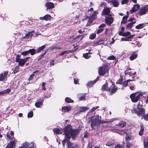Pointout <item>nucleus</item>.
Masks as SVG:
<instances>
[{"label": "nucleus", "mask_w": 148, "mask_h": 148, "mask_svg": "<svg viewBox=\"0 0 148 148\" xmlns=\"http://www.w3.org/2000/svg\"><path fill=\"white\" fill-rule=\"evenodd\" d=\"M47 45V44H46L42 46L39 47L36 50L37 53H38L40 52L42 50L44 49Z\"/></svg>", "instance_id": "nucleus-24"}, {"label": "nucleus", "mask_w": 148, "mask_h": 148, "mask_svg": "<svg viewBox=\"0 0 148 148\" xmlns=\"http://www.w3.org/2000/svg\"><path fill=\"white\" fill-rule=\"evenodd\" d=\"M132 144L130 143H127V145L126 147H130L132 146Z\"/></svg>", "instance_id": "nucleus-61"}, {"label": "nucleus", "mask_w": 148, "mask_h": 148, "mask_svg": "<svg viewBox=\"0 0 148 148\" xmlns=\"http://www.w3.org/2000/svg\"><path fill=\"white\" fill-rule=\"evenodd\" d=\"M146 103H148V96H146L144 97Z\"/></svg>", "instance_id": "nucleus-62"}, {"label": "nucleus", "mask_w": 148, "mask_h": 148, "mask_svg": "<svg viewBox=\"0 0 148 148\" xmlns=\"http://www.w3.org/2000/svg\"><path fill=\"white\" fill-rule=\"evenodd\" d=\"M144 145L145 148H148V140H144Z\"/></svg>", "instance_id": "nucleus-43"}, {"label": "nucleus", "mask_w": 148, "mask_h": 148, "mask_svg": "<svg viewBox=\"0 0 148 148\" xmlns=\"http://www.w3.org/2000/svg\"><path fill=\"white\" fill-rule=\"evenodd\" d=\"M146 13H148V5L141 6L138 12V14L139 15H142Z\"/></svg>", "instance_id": "nucleus-7"}, {"label": "nucleus", "mask_w": 148, "mask_h": 148, "mask_svg": "<svg viewBox=\"0 0 148 148\" xmlns=\"http://www.w3.org/2000/svg\"><path fill=\"white\" fill-rule=\"evenodd\" d=\"M86 94H84L82 96L79 98V99L81 100H84L85 99Z\"/></svg>", "instance_id": "nucleus-54"}, {"label": "nucleus", "mask_w": 148, "mask_h": 148, "mask_svg": "<svg viewBox=\"0 0 148 148\" xmlns=\"http://www.w3.org/2000/svg\"><path fill=\"white\" fill-rule=\"evenodd\" d=\"M144 114L143 116V117L141 118V119H143V118L146 121L148 120V114H147L144 115Z\"/></svg>", "instance_id": "nucleus-52"}, {"label": "nucleus", "mask_w": 148, "mask_h": 148, "mask_svg": "<svg viewBox=\"0 0 148 148\" xmlns=\"http://www.w3.org/2000/svg\"><path fill=\"white\" fill-rule=\"evenodd\" d=\"M114 148H124V147L123 146L118 144L115 145Z\"/></svg>", "instance_id": "nucleus-56"}, {"label": "nucleus", "mask_w": 148, "mask_h": 148, "mask_svg": "<svg viewBox=\"0 0 148 148\" xmlns=\"http://www.w3.org/2000/svg\"><path fill=\"white\" fill-rule=\"evenodd\" d=\"M29 53H30L31 55H33L35 54L36 52V51L34 49H29L28 50Z\"/></svg>", "instance_id": "nucleus-31"}, {"label": "nucleus", "mask_w": 148, "mask_h": 148, "mask_svg": "<svg viewBox=\"0 0 148 148\" xmlns=\"http://www.w3.org/2000/svg\"><path fill=\"white\" fill-rule=\"evenodd\" d=\"M99 108V106H97L95 107H93L90 110L89 112L90 113L96 110L98 108Z\"/></svg>", "instance_id": "nucleus-46"}, {"label": "nucleus", "mask_w": 148, "mask_h": 148, "mask_svg": "<svg viewBox=\"0 0 148 148\" xmlns=\"http://www.w3.org/2000/svg\"><path fill=\"white\" fill-rule=\"evenodd\" d=\"M46 84V83L44 82H43L42 83V89L43 90H45L46 88L45 87V85Z\"/></svg>", "instance_id": "nucleus-60"}, {"label": "nucleus", "mask_w": 148, "mask_h": 148, "mask_svg": "<svg viewBox=\"0 0 148 148\" xmlns=\"http://www.w3.org/2000/svg\"><path fill=\"white\" fill-rule=\"evenodd\" d=\"M126 123L124 121H121L119 123V125L121 127H123L125 125Z\"/></svg>", "instance_id": "nucleus-45"}, {"label": "nucleus", "mask_w": 148, "mask_h": 148, "mask_svg": "<svg viewBox=\"0 0 148 148\" xmlns=\"http://www.w3.org/2000/svg\"><path fill=\"white\" fill-rule=\"evenodd\" d=\"M145 94V92H139L136 93H134L131 94L130 95V97L132 102H136L139 100L140 96Z\"/></svg>", "instance_id": "nucleus-4"}, {"label": "nucleus", "mask_w": 148, "mask_h": 148, "mask_svg": "<svg viewBox=\"0 0 148 148\" xmlns=\"http://www.w3.org/2000/svg\"><path fill=\"white\" fill-rule=\"evenodd\" d=\"M99 78V77H97L95 80L88 82L86 84L87 86L88 87H91L98 80Z\"/></svg>", "instance_id": "nucleus-15"}, {"label": "nucleus", "mask_w": 148, "mask_h": 148, "mask_svg": "<svg viewBox=\"0 0 148 148\" xmlns=\"http://www.w3.org/2000/svg\"><path fill=\"white\" fill-rule=\"evenodd\" d=\"M65 101L68 103H73V101L69 97H67L65 99Z\"/></svg>", "instance_id": "nucleus-40"}, {"label": "nucleus", "mask_w": 148, "mask_h": 148, "mask_svg": "<svg viewBox=\"0 0 148 148\" xmlns=\"http://www.w3.org/2000/svg\"><path fill=\"white\" fill-rule=\"evenodd\" d=\"M146 24L145 23H142L140 24L137 26H136L135 27V28L137 29H140L142 28H143V27H145V25Z\"/></svg>", "instance_id": "nucleus-30"}, {"label": "nucleus", "mask_w": 148, "mask_h": 148, "mask_svg": "<svg viewBox=\"0 0 148 148\" xmlns=\"http://www.w3.org/2000/svg\"><path fill=\"white\" fill-rule=\"evenodd\" d=\"M137 56L138 54L136 52H133L130 58V60H134L137 57Z\"/></svg>", "instance_id": "nucleus-27"}, {"label": "nucleus", "mask_w": 148, "mask_h": 148, "mask_svg": "<svg viewBox=\"0 0 148 148\" xmlns=\"http://www.w3.org/2000/svg\"><path fill=\"white\" fill-rule=\"evenodd\" d=\"M127 38H121V41H130V40H129V39H127Z\"/></svg>", "instance_id": "nucleus-58"}, {"label": "nucleus", "mask_w": 148, "mask_h": 148, "mask_svg": "<svg viewBox=\"0 0 148 148\" xmlns=\"http://www.w3.org/2000/svg\"><path fill=\"white\" fill-rule=\"evenodd\" d=\"M101 119V116L99 117L98 115L91 117L90 121H91V126L92 128H93L97 124H99V121Z\"/></svg>", "instance_id": "nucleus-3"}, {"label": "nucleus", "mask_w": 148, "mask_h": 148, "mask_svg": "<svg viewBox=\"0 0 148 148\" xmlns=\"http://www.w3.org/2000/svg\"><path fill=\"white\" fill-rule=\"evenodd\" d=\"M45 20V21H48L50 20L51 18V16L48 14H47L44 16Z\"/></svg>", "instance_id": "nucleus-42"}, {"label": "nucleus", "mask_w": 148, "mask_h": 148, "mask_svg": "<svg viewBox=\"0 0 148 148\" xmlns=\"http://www.w3.org/2000/svg\"><path fill=\"white\" fill-rule=\"evenodd\" d=\"M65 138L62 141V145L64 148L66 144L67 145V148H78V145L76 143L70 141L71 136L73 139H74L76 135L78 133L79 131L77 130L73 129L72 126L68 125L64 130Z\"/></svg>", "instance_id": "nucleus-1"}, {"label": "nucleus", "mask_w": 148, "mask_h": 148, "mask_svg": "<svg viewBox=\"0 0 148 148\" xmlns=\"http://www.w3.org/2000/svg\"><path fill=\"white\" fill-rule=\"evenodd\" d=\"M71 52V51L70 50L69 51H67L65 50L63 52H62L59 55L60 56H62L65 54H69Z\"/></svg>", "instance_id": "nucleus-36"}, {"label": "nucleus", "mask_w": 148, "mask_h": 148, "mask_svg": "<svg viewBox=\"0 0 148 148\" xmlns=\"http://www.w3.org/2000/svg\"><path fill=\"white\" fill-rule=\"evenodd\" d=\"M45 6L47 7V10L48 9H51L54 7V4L51 2H47L45 4Z\"/></svg>", "instance_id": "nucleus-16"}, {"label": "nucleus", "mask_w": 148, "mask_h": 148, "mask_svg": "<svg viewBox=\"0 0 148 148\" xmlns=\"http://www.w3.org/2000/svg\"><path fill=\"white\" fill-rule=\"evenodd\" d=\"M5 135V138L8 141L12 140V138L10 136L9 133H7L6 135Z\"/></svg>", "instance_id": "nucleus-38"}, {"label": "nucleus", "mask_w": 148, "mask_h": 148, "mask_svg": "<svg viewBox=\"0 0 148 148\" xmlns=\"http://www.w3.org/2000/svg\"><path fill=\"white\" fill-rule=\"evenodd\" d=\"M66 126H67L64 127L63 130L60 128H55L53 129V131L54 133L57 134H61L62 133L63 131L64 132V130Z\"/></svg>", "instance_id": "nucleus-13"}, {"label": "nucleus", "mask_w": 148, "mask_h": 148, "mask_svg": "<svg viewBox=\"0 0 148 148\" xmlns=\"http://www.w3.org/2000/svg\"><path fill=\"white\" fill-rule=\"evenodd\" d=\"M110 10L108 8H105L102 11V14L103 15L107 14L109 13Z\"/></svg>", "instance_id": "nucleus-26"}, {"label": "nucleus", "mask_w": 148, "mask_h": 148, "mask_svg": "<svg viewBox=\"0 0 148 148\" xmlns=\"http://www.w3.org/2000/svg\"><path fill=\"white\" fill-rule=\"evenodd\" d=\"M15 144L14 141H10L7 145L5 148H13Z\"/></svg>", "instance_id": "nucleus-21"}, {"label": "nucleus", "mask_w": 148, "mask_h": 148, "mask_svg": "<svg viewBox=\"0 0 148 148\" xmlns=\"http://www.w3.org/2000/svg\"><path fill=\"white\" fill-rule=\"evenodd\" d=\"M115 58V57L114 56H112L108 57L107 59L108 60H113Z\"/></svg>", "instance_id": "nucleus-55"}, {"label": "nucleus", "mask_w": 148, "mask_h": 148, "mask_svg": "<svg viewBox=\"0 0 148 148\" xmlns=\"http://www.w3.org/2000/svg\"><path fill=\"white\" fill-rule=\"evenodd\" d=\"M35 147L34 143L26 142L23 144L22 146L18 148H35Z\"/></svg>", "instance_id": "nucleus-8"}, {"label": "nucleus", "mask_w": 148, "mask_h": 148, "mask_svg": "<svg viewBox=\"0 0 148 148\" xmlns=\"http://www.w3.org/2000/svg\"><path fill=\"white\" fill-rule=\"evenodd\" d=\"M33 115V112L32 111H31L28 113L27 117L28 118L32 117Z\"/></svg>", "instance_id": "nucleus-49"}, {"label": "nucleus", "mask_w": 148, "mask_h": 148, "mask_svg": "<svg viewBox=\"0 0 148 148\" xmlns=\"http://www.w3.org/2000/svg\"><path fill=\"white\" fill-rule=\"evenodd\" d=\"M39 71H38V70H36L35 71H34L33 72V74H32L29 77V80H32V79H33L34 76L35 75L34 74L38 73L39 72Z\"/></svg>", "instance_id": "nucleus-37"}, {"label": "nucleus", "mask_w": 148, "mask_h": 148, "mask_svg": "<svg viewBox=\"0 0 148 148\" xmlns=\"http://www.w3.org/2000/svg\"><path fill=\"white\" fill-rule=\"evenodd\" d=\"M109 69V67L106 65L101 66L99 68L98 73L99 74L101 75H103L106 73H108V71Z\"/></svg>", "instance_id": "nucleus-5"}, {"label": "nucleus", "mask_w": 148, "mask_h": 148, "mask_svg": "<svg viewBox=\"0 0 148 148\" xmlns=\"http://www.w3.org/2000/svg\"><path fill=\"white\" fill-rule=\"evenodd\" d=\"M21 55H17L16 58V62L18 63V64L19 66H23L26 62L24 58H21Z\"/></svg>", "instance_id": "nucleus-9"}, {"label": "nucleus", "mask_w": 148, "mask_h": 148, "mask_svg": "<svg viewBox=\"0 0 148 148\" xmlns=\"http://www.w3.org/2000/svg\"><path fill=\"white\" fill-rule=\"evenodd\" d=\"M134 136L132 135L127 136L126 137V139L127 140H133L134 139Z\"/></svg>", "instance_id": "nucleus-39"}, {"label": "nucleus", "mask_w": 148, "mask_h": 148, "mask_svg": "<svg viewBox=\"0 0 148 148\" xmlns=\"http://www.w3.org/2000/svg\"><path fill=\"white\" fill-rule=\"evenodd\" d=\"M11 91L10 89H8L0 92V95H3V94L8 93Z\"/></svg>", "instance_id": "nucleus-29"}, {"label": "nucleus", "mask_w": 148, "mask_h": 148, "mask_svg": "<svg viewBox=\"0 0 148 148\" xmlns=\"http://www.w3.org/2000/svg\"><path fill=\"white\" fill-rule=\"evenodd\" d=\"M92 19L91 18H90V19H89V20H88V22L87 23V25H90V23H91L92 21Z\"/></svg>", "instance_id": "nucleus-59"}, {"label": "nucleus", "mask_w": 148, "mask_h": 148, "mask_svg": "<svg viewBox=\"0 0 148 148\" xmlns=\"http://www.w3.org/2000/svg\"><path fill=\"white\" fill-rule=\"evenodd\" d=\"M71 109V108L68 106H65L62 108V112H67L69 111Z\"/></svg>", "instance_id": "nucleus-25"}, {"label": "nucleus", "mask_w": 148, "mask_h": 148, "mask_svg": "<svg viewBox=\"0 0 148 148\" xmlns=\"http://www.w3.org/2000/svg\"><path fill=\"white\" fill-rule=\"evenodd\" d=\"M144 130V126L143 125H140V131L139 132V134L140 136H142L143 135Z\"/></svg>", "instance_id": "nucleus-32"}, {"label": "nucleus", "mask_w": 148, "mask_h": 148, "mask_svg": "<svg viewBox=\"0 0 148 148\" xmlns=\"http://www.w3.org/2000/svg\"><path fill=\"white\" fill-rule=\"evenodd\" d=\"M105 20L107 24L110 25L113 22V19L111 15H109L106 18Z\"/></svg>", "instance_id": "nucleus-11"}, {"label": "nucleus", "mask_w": 148, "mask_h": 148, "mask_svg": "<svg viewBox=\"0 0 148 148\" xmlns=\"http://www.w3.org/2000/svg\"><path fill=\"white\" fill-rule=\"evenodd\" d=\"M131 70V69H128L126 70L125 72V74L126 76V75H127L128 74V75H130V76H132L133 75H134L136 73V72H134L133 73V72L132 71H129L130 70Z\"/></svg>", "instance_id": "nucleus-17"}, {"label": "nucleus", "mask_w": 148, "mask_h": 148, "mask_svg": "<svg viewBox=\"0 0 148 148\" xmlns=\"http://www.w3.org/2000/svg\"><path fill=\"white\" fill-rule=\"evenodd\" d=\"M21 54L23 56L28 55L29 54V52L28 51H25L21 53Z\"/></svg>", "instance_id": "nucleus-50"}, {"label": "nucleus", "mask_w": 148, "mask_h": 148, "mask_svg": "<svg viewBox=\"0 0 148 148\" xmlns=\"http://www.w3.org/2000/svg\"><path fill=\"white\" fill-rule=\"evenodd\" d=\"M43 99H40L39 100H38L35 103V106L37 108H41L43 105Z\"/></svg>", "instance_id": "nucleus-12"}, {"label": "nucleus", "mask_w": 148, "mask_h": 148, "mask_svg": "<svg viewBox=\"0 0 148 148\" xmlns=\"http://www.w3.org/2000/svg\"><path fill=\"white\" fill-rule=\"evenodd\" d=\"M106 24L104 23L102 24L101 25H100L99 27V29L97 30V33L98 34L100 33L102 31H103L104 29L102 28L105 27L106 26Z\"/></svg>", "instance_id": "nucleus-18"}, {"label": "nucleus", "mask_w": 148, "mask_h": 148, "mask_svg": "<svg viewBox=\"0 0 148 148\" xmlns=\"http://www.w3.org/2000/svg\"><path fill=\"white\" fill-rule=\"evenodd\" d=\"M111 83H112L111 86H110L109 88H108V83L106 82V83L102 86V90L104 91H109V92H110L111 94L114 93L117 90V88L115 86L114 83H113L111 82V81L110 84H111Z\"/></svg>", "instance_id": "nucleus-2"}, {"label": "nucleus", "mask_w": 148, "mask_h": 148, "mask_svg": "<svg viewBox=\"0 0 148 148\" xmlns=\"http://www.w3.org/2000/svg\"><path fill=\"white\" fill-rule=\"evenodd\" d=\"M130 34L131 33L129 32H124V36H127V38H131L135 36V34L131 35Z\"/></svg>", "instance_id": "nucleus-20"}, {"label": "nucleus", "mask_w": 148, "mask_h": 148, "mask_svg": "<svg viewBox=\"0 0 148 148\" xmlns=\"http://www.w3.org/2000/svg\"><path fill=\"white\" fill-rule=\"evenodd\" d=\"M33 32V31H32V32H29L27 34H26L25 36V37H23V38H26L27 39H29L33 35V34H32V32Z\"/></svg>", "instance_id": "nucleus-28"}, {"label": "nucleus", "mask_w": 148, "mask_h": 148, "mask_svg": "<svg viewBox=\"0 0 148 148\" xmlns=\"http://www.w3.org/2000/svg\"><path fill=\"white\" fill-rule=\"evenodd\" d=\"M110 2L112 3L114 7H117L119 6V3L118 1L116 0H110Z\"/></svg>", "instance_id": "nucleus-22"}, {"label": "nucleus", "mask_w": 148, "mask_h": 148, "mask_svg": "<svg viewBox=\"0 0 148 148\" xmlns=\"http://www.w3.org/2000/svg\"><path fill=\"white\" fill-rule=\"evenodd\" d=\"M128 2V0H122L121 1V4H124L127 3Z\"/></svg>", "instance_id": "nucleus-57"}, {"label": "nucleus", "mask_w": 148, "mask_h": 148, "mask_svg": "<svg viewBox=\"0 0 148 148\" xmlns=\"http://www.w3.org/2000/svg\"><path fill=\"white\" fill-rule=\"evenodd\" d=\"M102 43L101 42V40H99L97 41H96L95 42V43L94 46H97V45H100L101 44H102Z\"/></svg>", "instance_id": "nucleus-53"}, {"label": "nucleus", "mask_w": 148, "mask_h": 148, "mask_svg": "<svg viewBox=\"0 0 148 148\" xmlns=\"http://www.w3.org/2000/svg\"><path fill=\"white\" fill-rule=\"evenodd\" d=\"M48 51V50L47 49L46 51H45L43 53L42 55H40L38 57V60H40V59H41V58H42L44 55H45V54L46 53V52L47 51Z\"/></svg>", "instance_id": "nucleus-48"}, {"label": "nucleus", "mask_w": 148, "mask_h": 148, "mask_svg": "<svg viewBox=\"0 0 148 148\" xmlns=\"http://www.w3.org/2000/svg\"><path fill=\"white\" fill-rule=\"evenodd\" d=\"M133 27V25L130 23H129L126 26V30H128L131 28Z\"/></svg>", "instance_id": "nucleus-41"}, {"label": "nucleus", "mask_w": 148, "mask_h": 148, "mask_svg": "<svg viewBox=\"0 0 148 148\" xmlns=\"http://www.w3.org/2000/svg\"><path fill=\"white\" fill-rule=\"evenodd\" d=\"M79 112H82L89 109V108L86 107H80L79 108Z\"/></svg>", "instance_id": "nucleus-34"}, {"label": "nucleus", "mask_w": 148, "mask_h": 148, "mask_svg": "<svg viewBox=\"0 0 148 148\" xmlns=\"http://www.w3.org/2000/svg\"><path fill=\"white\" fill-rule=\"evenodd\" d=\"M140 6L138 4H137L134 5L133 7L130 10V13L132 14L134 12H136L140 8Z\"/></svg>", "instance_id": "nucleus-14"}, {"label": "nucleus", "mask_w": 148, "mask_h": 148, "mask_svg": "<svg viewBox=\"0 0 148 148\" xmlns=\"http://www.w3.org/2000/svg\"><path fill=\"white\" fill-rule=\"evenodd\" d=\"M54 60H53L52 61H51L50 62V66H53L54 65Z\"/></svg>", "instance_id": "nucleus-63"}, {"label": "nucleus", "mask_w": 148, "mask_h": 148, "mask_svg": "<svg viewBox=\"0 0 148 148\" xmlns=\"http://www.w3.org/2000/svg\"><path fill=\"white\" fill-rule=\"evenodd\" d=\"M8 73V71H5L3 72L0 74V81L4 80L6 78Z\"/></svg>", "instance_id": "nucleus-10"}, {"label": "nucleus", "mask_w": 148, "mask_h": 148, "mask_svg": "<svg viewBox=\"0 0 148 148\" xmlns=\"http://www.w3.org/2000/svg\"><path fill=\"white\" fill-rule=\"evenodd\" d=\"M127 18L128 16H124L123 17V19L121 22V23H125L127 22Z\"/></svg>", "instance_id": "nucleus-35"}, {"label": "nucleus", "mask_w": 148, "mask_h": 148, "mask_svg": "<svg viewBox=\"0 0 148 148\" xmlns=\"http://www.w3.org/2000/svg\"><path fill=\"white\" fill-rule=\"evenodd\" d=\"M134 77H132V79H129L126 80L125 81L123 82L122 83V85L123 87H126L128 84V82L130 81H133L134 80L133 79Z\"/></svg>", "instance_id": "nucleus-23"}, {"label": "nucleus", "mask_w": 148, "mask_h": 148, "mask_svg": "<svg viewBox=\"0 0 148 148\" xmlns=\"http://www.w3.org/2000/svg\"><path fill=\"white\" fill-rule=\"evenodd\" d=\"M142 101H140L137 106L138 110L136 111V114L138 116H142L145 113V110L142 108Z\"/></svg>", "instance_id": "nucleus-6"}, {"label": "nucleus", "mask_w": 148, "mask_h": 148, "mask_svg": "<svg viewBox=\"0 0 148 148\" xmlns=\"http://www.w3.org/2000/svg\"><path fill=\"white\" fill-rule=\"evenodd\" d=\"M124 32H122L121 31H120L119 33V35L121 36H124Z\"/></svg>", "instance_id": "nucleus-64"}, {"label": "nucleus", "mask_w": 148, "mask_h": 148, "mask_svg": "<svg viewBox=\"0 0 148 148\" xmlns=\"http://www.w3.org/2000/svg\"><path fill=\"white\" fill-rule=\"evenodd\" d=\"M98 13V12L97 11L91 12L90 13V17L92 19H95L96 17V15Z\"/></svg>", "instance_id": "nucleus-19"}, {"label": "nucleus", "mask_w": 148, "mask_h": 148, "mask_svg": "<svg viewBox=\"0 0 148 148\" xmlns=\"http://www.w3.org/2000/svg\"><path fill=\"white\" fill-rule=\"evenodd\" d=\"M19 68L18 66H16L13 71L14 73H16L18 72L19 71Z\"/></svg>", "instance_id": "nucleus-47"}, {"label": "nucleus", "mask_w": 148, "mask_h": 148, "mask_svg": "<svg viewBox=\"0 0 148 148\" xmlns=\"http://www.w3.org/2000/svg\"><path fill=\"white\" fill-rule=\"evenodd\" d=\"M91 54L92 53L90 52L84 53L83 54V56L86 59H88L91 57V56L89 54Z\"/></svg>", "instance_id": "nucleus-33"}, {"label": "nucleus", "mask_w": 148, "mask_h": 148, "mask_svg": "<svg viewBox=\"0 0 148 148\" xmlns=\"http://www.w3.org/2000/svg\"><path fill=\"white\" fill-rule=\"evenodd\" d=\"M58 49V48L57 47L54 46H50V47H49L48 49V50H53L54 49Z\"/></svg>", "instance_id": "nucleus-44"}, {"label": "nucleus", "mask_w": 148, "mask_h": 148, "mask_svg": "<svg viewBox=\"0 0 148 148\" xmlns=\"http://www.w3.org/2000/svg\"><path fill=\"white\" fill-rule=\"evenodd\" d=\"M96 34H92L90 35L89 38L91 39H93L96 37Z\"/></svg>", "instance_id": "nucleus-51"}]
</instances>
